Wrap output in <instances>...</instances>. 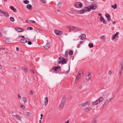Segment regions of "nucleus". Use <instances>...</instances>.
I'll list each match as a JSON object with an SVG mask.
<instances>
[{
  "instance_id": "1",
  "label": "nucleus",
  "mask_w": 123,
  "mask_h": 123,
  "mask_svg": "<svg viewBox=\"0 0 123 123\" xmlns=\"http://www.w3.org/2000/svg\"><path fill=\"white\" fill-rule=\"evenodd\" d=\"M91 11L90 9H89V7L87 6L84 8L83 9L80 10V12L81 13H83L87 11L89 12Z\"/></svg>"
},
{
  "instance_id": "2",
  "label": "nucleus",
  "mask_w": 123,
  "mask_h": 123,
  "mask_svg": "<svg viewBox=\"0 0 123 123\" xmlns=\"http://www.w3.org/2000/svg\"><path fill=\"white\" fill-rule=\"evenodd\" d=\"M90 104L88 101H86V102L80 104L79 106L80 107H84L88 105L89 104Z\"/></svg>"
},
{
  "instance_id": "3",
  "label": "nucleus",
  "mask_w": 123,
  "mask_h": 123,
  "mask_svg": "<svg viewBox=\"0 0 123 123\" xmlns=\"http://www.w3.org/2000/svg\"><path fill=\"white\" fill-rule=\"evenodd\" d=\"M121 66L120 67L119 71V74L120 76H121L122 74V72L123 69V59L122 62L121 63Z\"/></svg>"
},
{
  "instance_id": "4",
  "label": "nucleus",
  "mask_w": 123,
  "mask_h": 123,
  "mask_svg": "<svg viewBox=\"0 0 123 123\" xmlns=\"http://www.w3.org/2000/svg\"><path fill=\"white\" fill-rule=\"evenodd\" d=\"M62 64H66L67 63V60H66L65 59L63 58L62 57H60L59 58Z\"/></svg>"
},
{
  "instance_id": "5",
  "label": "nucleus",
  "mask_w": 123,
  "mask_h": 123,
  "mask_svg": "<svg viewBox=\"0 0 123 123\" xmlns=\"http://www.w3.org/2000/svg\"><path fill=\"white\" fill-rule=\"evenodd\" d=\"M91 76V73L90 72H88L86 76V80L88 81Z\"/></svg>"
},
{
  "instance_id": "6",
  "label": "nucleus",
  "mask_w": 123,
  "mask_h": 123,
  "mask_svg": "<svg viewBox=\"0 0 123 123\" xmlns=\"http://www.w3.org/2000/svg\"><path fill=\"white\" fill-rule=\"evenodd\" d=\"M29 39L26 38L22 39L20 40V41L23 43H25L27 42Z\"/></svg>"
},
{
  "instance_id": "7",
  "label": "nucleus",
  "mask_w": 123,
  "mask_h": 123,
  "mask_svg": "<svg viewBox=\"0 0 123 123\" xmlns=\"http://www.w3.org/2000/svg\"><path fill=\"white\" fill-rule=\"evenodd\" d=\"M97 7L96 5L95 4L92 5L90 6L89 9H90L91 11V9L94 10Z\"/></svg>"
},
{
  "instance_id": "8",
  "label": "nucleus",
  "mask_w": 123,
  "mask_h": 123,
  "mask_svg": "<svg viewBox=\"0 0 123 123\" xmlns=\"http://www.w3.org/2000/svg\"><path fill=\"white\" fill-rule=\"evenodd\" d=\"M79 37H80V39L83 40L86 39V35L85 34H82Z\"/></svg>"
},
{
  "instance_id": "9",
  "label": "nucleus",
  "mask_w": 123,
  "mask_h": 123,
  "mask_svg": "<svg viewBox=\"0 0 123 123\" xmlns=\"http://www.w3.org/2000/svg\"><path fill=\"white\" fill-rule=\"evenodd\" d=\"M15 30L17 31L18 32H21L24 31V29H22L18 27H16L15 28Z\"/></svg>"
},
{
  "instance_id": "10",
  "label": "nucleus",
  "mask_w": 123,
  "mask_h": 123,
  "mask_svg": "<svg viewBox=\"0 0 123 123\" xmlns=\"http://www.w3.org/2000/svg\"><path fill=\"white\" fill-rule=\"evenodd\" d=\"M55 32L56 34L58 35H61L62 34V32L61 31L57 30H55Z\"/></svg>"
},
{
  "instance_id": "11",
  "label": "nucleus",
  "mask_w": 123,
  "mask_h": 123,
  "mask_svg": "<svg viewBox=\"0 0 123 123\" xmlns=\"http://www.w3.org/2000/svg\"><path fill=\"white\" fill-rule=\"evenodd\" d=\"M119 33L118 32H117L116 33V34L112 37V40L114 39L116 37H118V35Z\"/></svg>"
},
{
  "instance_id": "12",
  "label": "nucleus",
  "mask_w": 123,
  "mask_h": 123,
  "mask_svg": "<svg viewBox=\"0 0 123 123\" xmlns=\"http://www.w3.org/2000/svg\"><path fill=\"white\" fill-rule=\"evenodd\" d=\"M60 67L59 66L54 67L52 68V69L55 71H57L60 69Z\"/></svg>"
},
{
  "instance_id": "13",
  "label": "nucleus",
  "mask_w": 123,
  "mask_h": 123,
  "mask_svg": "<svg viewBox=\"0 0 123 123\" xmlns=\"http://www.w3.org/2000/svg\"><path fill=\"white\" fill-rule=\"evenodd\" d=\"M14 117L20 121L21 120V117L20 116L18 115H15Z\"/></svg>"
},
{
  "instance_id": "14",
  "label": "nucleus",
  "mask_w": 123,
  "mask_h": 123,
  "mask_svg": "<svg viewBox=\"0 0 123 123\" xmlns=\"http://www.w3.org/2000/svg\"><path fill=\"white\" fill-rule=\"evenodd\" d=\"M48 98L47 97L45 98L44 104L45 105H46L48 103Z\"/></svg>"
},
{
  "instance_id": "15",
  "label": "nucleus",
  "mask_w": 123,
  "mask_h": 123,
  "mask_svg": "<svg viewBox=\"0 0 123 123\" xmlns=\"http://www.w3.org/2000/svg\"><path fill=\"white\" fill-rule=\"evenodd\" d=\"M106 17L107 18L108 20L109 21L111 20V17L110 15L108 13H106L105 14Z\"/></svg>"
},
{
  "instance_id": "16",
  "label": "nucleus",
  "mask_w": 123,
  "mask_h": 123,
  "mask_svg": "<svg viewBox=\"0 0 123 123\" xmlns=\"http://www.w3.org/2000/svg\"><path fill=\"white\" fill-rule=\"evenodd\" d=\"M50 47V45L49 43H47L43 47L46 49H48Z\"/></svg>"
},
{
  "instance_id": "17",
  "label": "nucleus",
  "mask_w": 123,
  "mask_h": 123,
  "mask_svg": "<svg viewBox=\"0 0 123 123\" xmlns=\"http://www.w3.org/2000/svg\"><path fill=\"white\" fill-rule=\"evenodd\" d=\"M66 100V98L65 97L63 98L62 100L61 104H62L64 105Z\"/></svg>"
},
{
  "instance_id": "18",
  "label": "nucleus",
  "mask_w": 123,
  "mask_h": 123,
  "mask_svg": "<svg viewBox=\"0 0 123 123\" xmlns=\"http://www.w3.org/2000/svg\"><path fill=\"white\" fill-rule=\"evenodd\" d=\"M79 2H76L75 4H74V6L77 8H79Z\"/></svg>"
},
{
  "instance_id": "19",
  "label": "nucleus",
  "mask_w": 123,
  "mask_h": 123,
  "mask_svg": "<svg viewBox=\"0 0 123 123\" xmlns=\"http://www.w3.org/2000/svg\"><path fill=\"white\" fill-rule=\"evenodd\" d=\"M104 98L103 97L100 98L98 99V103H100L104 100Z\"/></svg>"
},
{
  "instance_id": "20",
  "label": "nucleus",
  "mask_w": 123,
  "mask_h": 123,
  "mask_svg": "<svg viewBox=\"0 0 123 123\" xmlns=\"http://www.w3.org/2000/svg\"><path fill=\"white\" fill-rule=\"evenodd\" d=\"M92 108H86L84 110L85 112H87L89 111L92 110Z\"/></svg>"
},
{
  "instance_id": "21",
  "label": "nucleus",
  "mask_w": 123,
  "mask_h": 123,
  "mask_svg": "<svg viewBox=\"0 0 123 123\" xmlns=\"http://www.w3.org/2000/svg\"><path fill=\"white\" fill-rule=\"evenodd\" d=\"M99 103H98V99L96 101H94L92 103V104L93 105H96Z\"/></svg>"
},
{
  "instance_id": "22",
  "label": "nucleus",
  "mask_w": 123,
  "mask_h": 123,
  "mask_svg": "<svg viewBox=\"0 0 123 123\" xmlns=\"http://www.w3.org/2000/svg\"><path fill=\"white\" fill-rule=\"evenodd\" d=\"M2 13L6 17H7L9 16V15L8 13L4 12H3Z\"/></svg>"
},
{
  "instance_id": "23",
  "label": "nucleus",
  "mask_w": 123,
  "mask_h": 123,
  "mask_svg": "<svg viewBox=\"0 0 123 123\" xmlns=\"http://www.w3.org/2000/svg\"><path fill=\"white\" fill-rule=\"evenodd\" d=\"M68 52L67 51H66L65 52V55H64V57H65L66 58L68 56Z\"/></svg>"
},
{
  "instance_id": "24",
  "label": "nucleus",
  "mask_w": 123,
  "mask_h": 123,
  "mask_svg": "<svg viewBox=\"0 0 123 123\" xmlns=\"http://www.w3.org/2000/svg\"><path fill=\"white\" fill-rule=\"evenodd\" d=\"M81 77V76H77L75 79V81L77 82L79 80V79Z\"/></svg>"
},
{
  "instance_id": "25",
  "label": "nucleus",
  "mask_w": 123,
  "mask_h": 123,
  "mask_svg": "<svg viewBox=\"0 0 123 123\" xmlns=\"http://www.w3.org/2000/svg\"><path fill=\"white\" fill-rule=\"evenodd\" d=\"M22 99H23V101H24V103H25L27 102V100L25 97H23Z\"/></svg>"
},
{
  "instance_id": "26",
  "label": "nucleus",
  "mask_w": 123,
  "mask_h": 123,
  "mask_svg": "<svg viewBox=\"0 0 123 123\" xmlns=\"http://www.w3.org/2000/svg\"><path fill=\"white\" fill-rule=\"evenodd\" d=\"M11 9L14 12H16V9L14 8L13 7V6H11L10 7Z\"/></svg>"
},
{
  "instance_id": "27",
  "label": "nucleus",
  "mask_w": 123,
  "mask_h": 123,
  "mask_svg": "<svg viewBox=\"0 0 123 123\" xmlns=\"http://www.w3.org/2000/svg\"><path fill=\"white\" fill-rule=\"evenodd\" d=\"M31 6L30 4H28L27 6V8L29 9H31Z\"/></svg>"
},
{
  "instance_id": "28",
  "label": "nucleus",
  "mask_w": 123,
  "mask_h": 123,
  "mask_svg": "<svg viewBox=\"0 0 123 123\" xmlns=\"http://www.w3.org/2000/svg\"><path fill=\"white\" fill-rule=\"evenodd\" d=\"M64 105L63 104H61L59 107L60 109H62V108L64 106Z\"/></svg>"
},
{
  "instance_id": "29",
  "label": "nucleus",
  "mask_w": 123,
  "mask_h": 123,
  "mask_svg": "<svg viewBox=\"0 0 123 123\" xmlns=\"http://www.w3.org/2000/svg\"><path fill=\"white\" fill-rule=\"evenodd\" d=\"M117 6V5L116 4H115L114 5H112L111 7L113 8L114 9H116Z\"/></svg>"
},
{
  "instance_id": "30",
  "label": "nucleus",
  "mask_w": 123,
  "mask_h": 123,
  "mask_svg": "<svg viewBox=\"0 0 123 123\" xmlns=\"http://www.w3.org/2000/svg\"><path fill=\"white\" fill-rule=\"evenodd\" d=\"M68 54L70 55H72L73 54V52L71 50L69 51Z\"/></svg>"
},
{
  "instance_id": "31",
  "label": "nucleus",
  "mask_w": 123,
  "mask_h": 123,
  "mask_svg": "<svg viewBox=\"0 0 123 123\" xmlns=\"http://www.w3.org/2000/svg\"><path fill=\"white\" fill-rule=\"evenodd\" d=\"M10 19L11 21L12 22H14L15 20L14 18L12 17H10Z\"/></svg>"
},
{
  "instance_id": "32",
  "label": "nucleus",
  "mask_w": 123,
  "mask_h": 123,
  "mask_svg": "<svg viewBox=\"0 0 123 123\" xmlns=\"http://www.w3.org/2000/svg\"><path fill=\"white\" fill-rule=\"evenodd\" d=\"M79 7H82V6H83V4H82L81 3H80V2H79Z\"/></svg>"
},
{
  "instance_id": "33",
  "label": "nucleus",
  "mask_w": 123,
  "mask_h": 123,
  "mask_svg": "<svg viewBox=\"0 0 123 123\" xmlns=\"http://www.w3.org/2000/svg\"><path fill=\"white\" fill-rule=\"evenodd\" d=\"M29 1L27 0H25L24 1V3L25 4H27L29 3Z\"/></svg>"
},
{
  "instance_id": "34",
  "label": "nucleus",
  "mask_w": 123,
  "mask_h": 123,
  "mask_svg": "<svg viewBox=\"0 0 123 123\" xmlns=\"http://www.w3.org/2000/svg\"><path fill=\"white\" fill-rule=\"evenodd\" d=\"M88 45L90 48H92L93 47V44L92 43L91 44H89Z\"/></svg>"
},
{
  "instance_id": "35",
  "label": "nucleus",
  "mask_w": 123,
  "mask_h": 123,
  "mask_svg": "<svg viewBox=\"0 0 123 123\" xmlns=\"http://www.w3.org/2000/svg\"><path fill=\"white\" fill-rule=\"evenodd\" d=\"M33 29V28L31 27H28L27 28V30L29 29L30 30H32Z\"/></svg>"
},
{
  "instance_id": "36",
  "label": "nucleus",
  "mask_w": 123,
  "mask_h": 123,
  "mask_svg": "<svg viewBox=\"0 0 123 123\" xmlns=\"http://www.w3.org/2000/svg\"><path fill=\"white\" fill-rule=\"evenodd\" d=\"M100 19V21L101 22L104 19V18L103 17H102V16H101Z\"/></svg>"
},
{
  "instance_id": "37",
  "label": "nucleus",
  "mask_w": 123,
  "mask_h": 123,
  "mask_svg": "<svg viewBox=\"0 0 123 123\" xmlns=\"http://www.w3.org/2000/svg\"><path fill=\"white\" fill-rule=\"evenodd\" d=\"M22 68L23 69L25 70H26V71L27 70V68L26 67H22Z\"/></svg>"
},
{
  "instance_id": "38",
  "label": "nucleus",
  "mask_w": 123,
  "mask_h": 123,
  "mask_svg": "<svg viewBox=\"0 0 123 123\" xmlns=\"http://www.w3.org/2000/svg\"><path fill=\"white\" fill-rule=\"evenodd\" d=\"M26 113L27 115L29 117H30L31 115L30 113L28 112H27Z\"/></svg>"
},
{
  "instance_id": "39",
  "label": "nucleus",
  "mask_w": 123,
  "mask_h": 123,
  "mask_svg": "<svg viewBox=\"0 0 123 123\" xmlns=\"http://www.w3.org/2000/svg\"><path fill=\"white\" fill-rule=\"evenodd\" d=\"M20 107L23 109L24 110L25 109V107L24 106V105H21V106H20Z\"/></svg>"
},
{
  "instance_id": "40",
  "label": "nucleus",
  "mask_w": 123,
  "mask_h": 123,
  "mask_svg": "<svg viewBox=\"0 0 123 123\" xmlns=\"http://www.w3.org/2000/svg\"><path fill=\"white\" fill-rule=\"evenodd\" d=\"M5 42L7 43H9V41H8V39H6L5 40Z\"/></svg>"
},
{
  "instance_id": "41",
  "label": "nucleus",
  "mask_w": 123,
  "mask_h": 123,
  "mask_svg": "<svg viewBox=\"0 0 123 123\" xmlns=\"http://www.w3.org/2000/svg\"><path fill=\"white\" fill-rule=\"evenodd\" d=\"M112 71L111 70H110L108 72V73L110 75H111L112 74Z\"/></svg>"
},
{
  "instance_id": "42",
  "label": "nucleus",
  "mask_w": 123,
  "mask_h": 123,
  "mask_svg": "<svg viewBox=\"0 0 123 123\" xmlns=\"http://www.w3.org/2000/svg\"><path fill=\"white\" fill-rule=\"evenodd\" d=\"M105 37V36H104V35H103V36H101V37H100V38L101 39H103V38H104Z\"/></svg>"
},
{
  "instance_id": "43",
  "label": "nucleus",
  "mask_w": 123,
  "mask_h": 123,
  "mask_svg": "<svg viewBox=\"0 0 123 123\" xmlns=\"http://www.w3.org/2000/svg\"><path fill=\"white\" fill-rule=\"evenodd\" d=\"M18 96L19 98L20 99L21 98V97L20 94H18Z\"/></svg>"
},
{
  "instance_id": "44",
  "label": "nucleus",
  "mask_w": 123,
  "mask_h": 123,
  "mask_svg": "<svg viewBox=\"0 0 123 123\" xmlns=\"http://www.w3.org/2000/svg\"><path fill=\"white\" fill-rule=\"evenodd\" d=\"M92 123H96V120L93 119V121L92 122Z\"/></svg>"
},
{
  "instance_id": "45",
  "label": "nucleus",
  "mask_w": 123,
  "mask_h": 123,
  "mask_svg": "<svg viewBox=\"0 0 123 123\" xmlns=\"http://www.w3.org/2000/svg\"><path fill=\"white\" fill-rule=\"evenodd\" d=\"M102 21H103V23L105 24H106V22L105 20L104 19Z\"/></svg>"
},
{
  "instance_id": "46",
  "label": "nucleus",
  "mask_w": 123,
  "mask_h": 123,
  "mask_svg": "<svg viewBox=\"0 0 123 123\" xmlns=\"http://www.w3.org/2000/svg\"><path fill=\"white\" fill-rule=\"evenodd\" d=\"M28 44L29 45H31L32 44V43L31 41H29L28 43Z\"/></svg>"
},
{
  "instance_id": "47",
  "label": "nucleus",
  "mask_w": 123,
  "mask_h": 123,
  "mask_svg": "<svg viewBox=\"0 0 123 123\" xmlns=\"http://www.w3.org/2000/svg\"><path fill=\"white\" fill-rule=\"evenodd\" d=\"M73 29H74V30H77L78 29V28L75 27H73Z\"/></svg>"
},
{
  "instance_id": "48",
  "label": "nucleus",
  "mask_w": 123,
  "mask_h": 123,
  "mask_svg": "<svg viewBox=\"0 0 123 123\" xmlns=\"http://www.w3.org/2000/svg\"><path fill=\"white\" fill-rule=\"evenodd\" d=\"M21 37L23 38L22 39L25 38H24L25 37L24 36H19V37Z\"/></svg>"
},
{
  "instance_id": "49",
  "label": "nucleus",
  "mask_w": 123,
  "mask_h": 123,
  "mask_svg": "<svg viewBox=\"0 0 123 123\" xmlns=\"http://www.w3.org/2000/svg\"><path fill=\"white\" fill-rule=\"evenodd\" d=\"M82 85H80L79 86V88L80 89H81L82 88Z\"/></svg>"
},
{
  "instance_id": "50",
  "label": "nucleus",
  "mask_w": 123,
  "mask_h": 123,
  "mask_svg": "<svg viewBox=\"0 0 123 123\" xmlns=\"http://www.w3.org/2000/svg\"><path fill=\"white\" fill-rule=\"evenodd\" d=\"M41 0L42 2L44 3H46V1L45 0Z\"/></svg>"
},
{
  "instance_id": "51",
  "label": "nucleus",
  "mask_w": 123,
  "mask_h": 123,
  "mask_svg": "<svg viewBox=\"0 0 123 123\" xmlns=\"http://www.w3.org/2000/svg\"><path fill=\"white\" fill-rule=\"evenodd\" d=\"M78 76H81L80 75H81V73L80 72H78Z\"/></svg>"
},
{
  "instance_id": "52",
  "label": "nucleus",
  "mask_w": 123,
  "mask_h": 123,
  "mask_svg": "<svg viewBox=\"0 0 123 123\" xmlns=\"http://www.w3.org/2000/svg\"><path fill=\"white\" fill-rule=\"evenodd\" d=\"M31 22L33 24H35V22L33 20H31Z\"/></svg>"
},
{
  "instance_id": "53",
  "label": "nucleus",
  "mask_w": 123,
  "mask_h": 123,
  "mask_svg": "<svg viewBox=\"0 0 123 123\" xmlns=\"http://www.w3.org/2000/svg\"><path fill=\"white\" fill-rule=\"evenodd\" d=\"M16 49H17V51H18L19 50V48L18 47H17V48H16Z\"/></svg>"
},
{
  "instance_id": "54",
  "label": "nucleus",
  "mask_w": 123,
  "mask_h": 123,
  "mask_svg": "<svg viewBox=\"0 0 123 123\" xmlns=\"http://www.w3.org/2000/svg\"><path fill=\"white\" fill-rule=\"evenodd\" d=\"M30 93H31V95H32L33 94V92H32V91H31L30 92Z\"/></svg>"
},
{
  "instance_id": "55",
  "label": "nucleus",
  "mask_w": 123,
  "mask_h": 123,
  "mask_svg": "<svg viewBox=\"0 0 123 123\" xmlns=\"http://www.w3.org/2000/svg\"><path fill=\"white\" fill-rule=\"evenodd\" d=\"M69 122V121L68 120L64 123H68Z\"/></svg>"
},
{
  "instance_id": "56",
  "label": "nucleus",
  "mask_w": 123,
  "mask_h": 123,
  "mask_svg": "<svg viewBox=\"0 0 123 123\" xmlns=\"http://www.w3.org/2000/svg\"><path fill=\"white\" fill-rule=\"evenodd\" d=\"M31 72H32L33 74H34V71L32 70H31Z\"/></svg>"
},
{
  "instance_id": "57",
  "label": "nucleus",
  "mask_w": 123,
  "mask_h": 123,
  "mask_svg": "<svg viewBox=\"0 0 123 123\" xmlns=\"http://www.w3.org/2000/svg\"><path fill=\"white\" fill-rule=\"evenodd\" d=\"M58 64H60L61 63V61H58Z\"/></svg>"
},
{
  "instance_id": "58",
  "label": "nucleus",
  "mask_w": 123,
  "mask_h": 123,
  "mask_svg": "<svg viewBox=\"0 0 123 123\" xmlns=\"http://www.w3.org/2000/svg\"><path fill=\"white\" fill-rule=\"evenodd\" d=\"M83 42L82 41H80V44H81L83 43Z\"/></svg>"
},
{
  "instance_id": "59",
  "label": "nucleus",
  "mask_w": 123,
  "mask_h": 123,
  "mask_svg": "<svg viewBox=\"0 0 123 123\" xmlns=\"http://www.w3.org/2000/svg\"><path fill=\"white\" fill-rule=\"evenodd\" d=\"M5 49V48H0V50H2V49H3V50H4Z\"/></svg>"
},
{
  "instance_id": "60",
  "label": "nucleus",
  "mask_w": 123,
  "mask_h": 123,
  "mask_svg": "<svg viewBox=\"0 0 123 123\" xmlns=\"http://www.w3.org/2000/svg\"><path fill=\"white\" fill-rule=\"evenodd\" d=\"M98 15L99 16H102V14L100 13H99L98 14Z\"/></svg>"
},
{
  "instance_id": "61",
  "label": "nucleus",
  "mask_w": 123,
  "mask_h": 123,
  "mask_svg": "<svg viewBox=\"0 0 123 123\" xmlns=\"http://www.w3.org/2000/svg\"><path fill=\"white\" fill-rule=\"evenodd\" d=\"M3 12V11H2L0 9V12H1V13H2Z\"/></svg>"
},
{
  "instance_id": "62",
  "label": "nucleus",
  "mask_w": 123,
  "mask_h": 123,
  "mask_svg": "<svg viewBox=\"0 0 123 123\" xmlns=\"http://www.w3.org/2000/svg\"><path fill=\"white\" fill-rule=\"evenodd\" d=\"M43 114H41V117H43Z\"/></svg>"
},
{
  "instance_id": "63",
  "label": "nucleus",
  "mask_w": 123,
  "mask_h": 123,
  "mask_svg": "<svg viewBox=\"0 0 123 123\" xmlns=\"http://www.w3.org/2000/svg\"><path fill=\"white\" fill-rule=\"evenodd\" d=\"M2 66L0 65V69H1L2 68Z\"/></svg>"
},
{
  "instance_id": "64",
  "label": "nucleus",
  "mask_w": 123,
  "mask_h": 123,
  "mask_svg": "<svg viewBox=\"0 0 123 123\" xmlns=\"http://www.w3.org/2000/svg\"><path fill=\"white\" fill-rule=\"evenodd\" d=\"M104 87V86H102V88H103Z\"/></svg>"
}]
</instances>
